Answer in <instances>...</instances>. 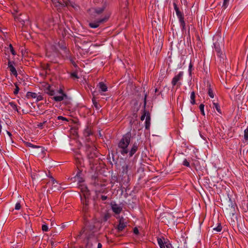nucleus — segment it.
Returning a JSON list of instances; mask_svg holds the SVG:
<instances>
[{
    "label": "nucleus",
    "instance_id": "f257e3e1",
    "mask_svg": "<svg viewBox=\"0 0 248 248\" xmlns=\"http://www.w3.org/2000/svg\"><path fill=\"white\" fill-rule=\"evenodd\" d=\"M131 138V134L130 132H128L125 134L120 140L118 144V147L120 149V152L122 155H125L128 153V149H127V147L130 142Z\"/></svg>",
    "mask_w": 248,
    "mask_h": 248
},
{
    "label": "nucleus",
    "instance_id": "f03ea898",
    "mask_svg": "<svg viewBox=\"0 0 248 248\" xmlns=\"http://www.w3.org/2000/svg\"><path fill=\"white\" fill-rule=\"evenodd\" d=\"M174 9L176 11L177 16H178L179 18V20L181 22V26L183 27V29H185V23L184 20V17H183L182 14L181 12L179 11V8L177 6L175 3H174Z\"/></svg>",
    "mask_w": 248,
    "mask_h": 248
},
{
    "label": "nucleus",
    "instance_id": "7ed1b4c3",
    "mask_svg": "<svg viewBox=\"0 0 248 248\" xmlns=\"http://www.w3.org/2000/svg\"><path fill=\"white\" fill-rule=\"evenodd\" d=\"M183 77V72H180L177 75L175 76L172 79L171 83L173 86L175 85L177 83L182 79Z\"/></svg>",
    "mask_w": 248,
    "mask_h": 248
},
{
    "label": "nucleus",
    "instance_id": "20e7f679",
    "mask_svg": "<svg viewBox=\"0 0 248 248\" xmlns=\"http://www.w3.org/2000/svg\"><path fill=\"white\" fill-rule=\"evenodd\" d=\"M59 93H60L61 95L59 96H55L53 97V99L56 101H61L64 98V97H66V95L63 93V91L61 89L59 90Z\"/></svg>",
    "mask_w": 248,
    "mask_h": 248
},
{
    "label": "nucleus",
    "instance_id": "39448f33",
    "mask_svg": "<svg viewBox=\"0 0 248 248\" xmlns=\"http://www.w3.org/2000/svg\"><path fill=\"white\" fill-rule=\"evenodd\" d=\"M126 226L125 222L123 218H121L119 220V224L117 226V229L119 231H122Z\"/></svg>",
    "mask_w": 248,
    "mask_h": 248
},
{
    "label": "nucleus",
    "instance_id": "423d86ee",
    "mask_svg": "<svg viewBox=\"0 0 248 248\" xmlns=\"http://www.w3.org/2000/svg\"><path fill=\"white\" fill-rule=\"evenodd\" d=\"M79 187L81 192L83 193L84 196L85 198H86L89 195V192L87 189V187L84 185H80Z\"/></svg>",
    "mask_w": 248,
    "mask_h": 248
},
{
    "label": "nucleus",
    "instance_id": "0eeeda50",
    "mask_svg": "<svg viewBox=\"0 0 248 248\" xmlns=\"http://www.w3.org/2000/svg\"><path fill=\"white\" fill-rule=\"evenodd\" d=\"M107 19H108V18H103L102 19H100V20L97 21V22H96L95 23H90L89 24V26L91 28H97L99 26V25H100V23H103V22L105 21Z\"/></svg>",
    "mask_w": 248,
    "mask_h": 248
},
{
    "label": "nucleus",
    "instance_id": "6e6552de",
    "mask_svg": "<svg viewBox=\"0 0 248 248\" xmlns=\"http://www.w3.org/2000/svg\"><path fill=\"white\" fill-rule=\"evenodd\" d=\"M52 3L58 10H61L64 5V4L59 0H52Z\"/></svg>",
    "mask_w": 248,
    "mask_h": 248
},
{
    "label": "nucleus",
    "instance_id": "1a4fd4ad",
    "mask_svg": "<svg viewBox=\"0 0 248 248\" xmlns=\"http://www.w3.org/2000/svg\"><path fill=\"white\" fill-rule=\"evenodd\" d=\"M157 242L160 248H165V245L166 244V242L164 237L158 238Z\"/></svg>",
    "mask_w": 248,
    "mask_h": 248
},
{
    "label": "nucleus",
    "instance_id": "9d476101",
    "mask_svg": "<svg viewBox=\"0 0 248 248\" xmlns=\"http://www.w3.org/2000/svg\"><path fill=\"white\" fill-rule=\"evenodd\" d=\"M97 87L99 88L100 91L102 92H106L107 91L108 88L106 84H105L103 82H100L97 85Z\"/></svg>",
    "mask_w": 248,
    "mask_h": 248
},
{
    "label": "nucleus",
    "instance_id": "9b49d317",
    "mask_svg": "<svg viewBox=\"0 0 248 248\" xmlns=\"http://www.w3.org/2000/svg\"><path fill=\"white\" fill-rule=\"evenodd\" d=\"M112 209L114 212L116 214H119L121 211L122 208L117 204H114L112 206Z\"/></svg>",
    "mask_w": 248,
    "mask_h": 248
},
{
    "label": "nucleus",
    "instance_id": "f8f14e48",
    "mask_svg": "<svg viewBox=\"0 0 248 248\" xmlns=\"http://www.w3.org/2000/svg\"><path fill=\"white\" fill-rule=\"evenodd\" d=\"M137 149H138V145H137V143H135L133 145V147H132V149L130 150V156H132L136 153V152L137 151Z\"/></svg>",
    "mask_w": 248,
    "mask_h": 248
},
{
    "label": "nucleus",
    "instance_id": "ddd939ff",
    "mask_svg": "<svg viewBox=\"0 0 248 248\" xmlns=\"http://www.w3.org/2000/svg\"><path fill=\"white\" fill-rule=\"evenodd\" d=\"M150 114H148V115L146 116V120H145V128L146 129H149L150 127Z\"/></svg>",
    "mask_w": 248,
    "mask_h": 248
},
{
    "label": "nucleus",
    "instance_id": "4468645a",
    "mask_svg": "<svg viewBox=\"0 0 248 248\" xmlns=\"http://www.w3.org/2000/svg\"><path fill=\"white\" fill-rule=\"evenodd\" d=\"M95 92H93V104L94 105V106L95 107V108H96V109H99L100 108V106L98 105L96 101V99H95Z\"/></svg>",
    "mask_w": 248,
    "mask_h": 248
},
{
    "label": "nucleus",
    "instance_id": "2eb2a0df",
    "mask_svg": "<svg viewBox=\"0 0 248 248\" xmlns=\"http://www.w3.org/2000/svg\"><path fill=\"white\" fill-rule=\"evenodd\" d=\"M80 171L78 172V173H77L75 178L76 181H77L78 183H82V182H83V179L80 177Z\"/></svg>",
    "mask_w": 248,
    "mask_h": 248
},
{
    "label": "nucleus",
    "instance_id": "dca6fc26",
    "mask_svg": "<svg viewBox=\"0 0 248 248\" xmlns=\"http://www.w3.org/2000/svg\"><path fill=\"white\" fill-rule=\"evenodd\" d=\"M26 96L28 98H35L36 97L37 94L34 93L28 92Z\"/></svg>",
    "mask_w": 248,
    "mask_h": 248
},
{
    "label": "nucleus",
    "instance_id": "f3484780",
    "mask_svg": "<svg viewBox=\"0 0 248 248\" xmlns=\"http://www.w3.org/2000/svg\"><path fill=\"white\" fill-rule=\"evenodd\" d=\"M46 92L47 93H48L50 95H54V91L53 90L51 89L50 86H48V87L46 88Z\"/></svg>",
    "mask_w": 248,
    "mask_h": 248
},
{
    "label": "nucleus",
    "instance_id": "a211bd4d",
    "mask_svg": "<svg viewBox=\"0 0 248 248\" xmlns=\"http://www.w3.org/2000/svg\"><path fill=\"white\" fill-rule=\"evenodd\" d=\"M24 143L27 146L35 148H41V146H37V145H34L32 144L31 143L29 142H24Z\"/></svg>",
    "mask_w": 248,
    "mask_h": 248
},
{
    "label": "nucleus",
    "instance_id": "6ab92c4d",
    "mask_svg": "<svg viewBox=\"0 0 248 248\" xmlns=\"http://www.w3.org/2000/svg\"><path fill=\"white\" fill-rule=\"evenodd\" d=\"M9 68L10 71L13 75H14L15 76L17 75L16 70L13 65H10V67Z\"/></svg>",
    "mask_w": 248,
    "mask_h": 248
},
{
    "label": "nucleus",
    "instance_id": "aec40b11",
    "mask_svg": "<svg viewBox=\"0 0 248 248\" xmlns=\"http://www.w3.org/2000/svg\"><path fill=\"white\" fill-rule=\"evenodd\" d=\"M61 2H62V3L64 4L63 7H68L69 6H70L71 3V2L69 0H62Z\"/></svg>",
    "mask_w": 248,
    "mask_h": 248
},
{
    "label": "nucleus",
    "instance_id": "412c9836",
    "mask_svg": "<svg viewBox=\"0 0 248 248\" xmlns=\"http://www.w3.org/2000/svg\"><path fill=\"white\" fill-rule=\"evenodd\" d=\"M195 94L194 92H192L191 93L190 98H191V103L192 104H195Z\"/></svg>",
    "mask_w": 248,
    "mask_h": 248
},
{
    "label": "nucleus",
    "instance_id": "4be33fe9",
    "mask_svg": "<svg viewBox=\"0 0 248 248\" xmlns=\"http://www.w3.org/2000/svg\"><path fill=\"white\" fill-rule=\"evenodd\" d=\"M148 114H149L148 113V112H147V111H146L145 110H144L143 111V114L142 115H141V117H140V120L141 121H143L145 118V117H146L147 115H148Z\"/></svg>",
    "mask_w": 248,
    "mask_h": 248
},
{
    "label": "nucleus",
    "instance_id": "5701e85b",
    "mask_svg": "<svg viewBox=\"0 0 248 248\" xmlns=\"http://www.w3.org/2000/svg\"><path fill=\"white\" fill-rule=\"evenodd\" d=\"M213 105L214 106V107L216 109V110L220 113H221V110H220V109L219 108V106L218 105V104L217 103H213Z\"/></svg>",
    "mask_w": 248,
    "mask_h": 248
},
{
    "label": "nucleus",
    "instance_id": "b1692460",
    "mask_svg": "<svg viewBox=\"0 0 248 248\" xmlns=\"http://www.w3.org/2000/svg\"><path fill=\"white\" fill-rule=\"evenodd\" d=\"M244 139L246 140H248V126L244 131Z\"/></svg>",
    "mask_w": 248,
    "mask_h": 248
},
{
    "label": "nucleus",
    "instance_id": "393cba45",
    "mask_svg": "<svg viewBox=\"0 0 248 248\" xmlns=\"http://www.w3.org/2000/svg\"><path fill=\"white\" fill-rule=\"evenodd\" d=\"M204 106L202 104H201L199 107L200 110L203 115H205V113H204Z\"/></svg>",
    "mask_w": 248,
    "mask_h": 248
},
{
    "label": "nucleus",
    "instance_id": "a878e982",
    "mask_svg": "<svg viewBox=\"0 0 248 248\" xmlns=\"http://www.w3.org/2000/svg\"><path fill=\"white\" fill-rule=\"evenodd\" d=\"M222 227L221 226L220 224H219L217 227L214 228L213 230L216 231L217 232H219L221 231Z\"/></svg>",
    "mask_w": 248,
    "mask_h": 248
},
{
    "label": "nucleus",
    "instance_id": "bb28decb",
    "mask_svg": "<svg viewBox=\"0 0 248 248\" xmlns=\"http://www.w3.org/2000/svg\"><path fill=\"white\" fill-rule=\"evenodd\" d=\"M208 94L211 98H213L214 97L213 91L210 88L208 89Z\"/></svg>",
    "mask_w": 248,
    "mask_h": 248
},
{
    "label": "nucleus",
    "instance_id": "cd10ccee",
    "mask_svg": "<svg viewBox=\"0 0 248 248\" xmlns=\"http://www.w3.org/2000/svg\"><path fill=\"white\" fill-rule=\"evenodd\" d=\"M70 6L72 7L73 8H74L75 10H78V6L75 4L74 3L71 2Z\"/></svg>",
    "mask_w": 248,
    "mask_h": 248
},
{
    "label": "nucleus",
    "instance_id": "c85d7f7f",
    "mask_svg": "<svg viewBox=\"0 0 248 248\" xmlns=\"http://www.w3.org/2000/svg\"><path fill=\"white\" fill-rule=\"evenodd\" d=\"M42 229L43 231L45 232H47L48 231V228L46 225H43L42 226Z\"/></svg>",
    "mask_w": 248,
    "mask_h": 248
},
{
    "label": "nucleus",
    "instance_id": "c756f323",
    "mask_svg": "<svg viewBox=\"0 0 248 248\" xmlns=\"http://www.w3.org/2000/svg\"><path fill=\"white\" fill-rule=\"evenodd\" d=\"M9 47L10 48V51H11V53H12V54L14 55H16L15 51L14 48L11 44H10L9 45Z\"/></svg>",
    "mask_w": 248,
    "mask_h": 248
},
{
    "label": "nucleus",
    "instance_id": "7c9ffc66",
    "mask_svg": "<svg viewBox=\"0 0 248 248\" xmlns=\"http://www.w3.org/2000/svg\"><path fill=\"white\" fill-rule=\"evenodd\" d=\"M51 182L52 183V186L54 188L56 187V184H57V181L53 178L51 177Z\"/></svg>",
    "mask_w": 248,
    "mask_h": 248
},
{
    "label": "nucleus",
    "instance_id": "2f4dec72",
    "mask_svg": "<svg viewBox=\"0 0 248 248\" xmlns=\"http://www.w3.org/2000/svg\"><path fill=\"white\" fill-rule=\"evenodd\" d=\"M21 207V205L19 202H17L16 203L15 206L16 210H19Z\"/></svg>",
    "mask_w": 248,
    "mask_h": 248
},
{
    "label": "nucleus",
    "instance_id": "473e14b6",
    "mask_svg": "<svg viewBox=\"0 0 248 248\" xmlns=\"http://www.w3.org/2000/svg\"><path fill=\"white\" fill-rule=\"evenodd\" d=\"M183 165L184 166H186V167H189V163L187 161V160L186 159H185L184 162H183Z\"/></svg>",
    "mask_w": 248,
    "mask_h": 248
},
{
    "label": "nucleus",
    "instance_id": "72a5a7b5",
    "mask_svg": "<svg viewBox=\"0 0 248 248\" xmlns=\"http://www.w3.org/2000/svg\"><path fill=\"white\" fill-rule=\"evenodd\" d=\"M46 123V121H44L43 123H40L38 124L37 126L38 127L42 128V126Z\"/></svg>",
    "mask_w": 248,
    "mask_h": 248
},
{
    "label": "nucleus",
    "instance_id": "f704fd0d",
    "mask_svg": "<svg viewBox=\"0 0 248 248\" xmlns=\"http://www.w3.org/2000/svg\"><path fill=\"white\" fill-rule=\"evenodd\" d=\"M58 120H63V121H68V120L66 118L63 117L62 116H59V117H58Z\"/></svg>",
    "mask_w": 248,
    "mask_h": 248
},
{
    "label": "nucleus",
    "instance_id": "c9c22d12",
    "mask_svg": "<svg viewBox=\"0 0 248 248\" xmlns=\"http://www.w3.org/2000/svg\"><path fill=\"white\" fill-rule=\"evenodd\" d=\"M16 88L14 93L15 94H16L18 93L19 89L16 85Z\"/></svg>",
    "mask_w": 248,
    "mask_h": 248
},
{
    "label": "nucleus",
    "instance_id": "e433bc0d",
    "mask_svg": "<svg viewBox=\"0 0 248 248\" xmlns=\"http://www.w3.org/2000/svg\"><path fill=\"white\" fill-rule=\"evenodd\" d=\"M133 232H134V233L136 234H138L139 233L138 229L137 227L134 228V229L133 230Z\"/></svg>",
    "mask_w": 248,
    "mask_h": 248
},
{
    "label": "nucleus",
    "instance_id": "4c0bfd02",
    "mask_svg": "<svg viewBox=\"0 0 248 248\" xmlns=\"http://www.w3.org/2000/svg\"><path fill=\"white\" fill-rule=\"evenodd\" d=\"M228 1L229 0H224L223 6L225 7V8H226Z\"/></svg>",
    "mask_w": 248,
    "mask_h": 248
},
{
    "label": "nucleus",
    "instance_id": "58836bf2",
    "mask_svg": "<svg viewBox=\"0 0 248 248\" xmlns=\"http://www.w3.org/2000/svg\"><path fill=\"white\" fill-rule=\"evenodd\" d=\"M71 76L73 78H78V75H77V73H73L71 74Z\"/></svg>",
    "mask_w": 248,
    "mask_h": 248
},
{
    "label": "nucleus",
    "instance_id": "ea45409f",
    "mask_svg": "<svg viewBox=\"0 0 248 248\" xmlns=\"http://www.w3.org/2000/svg\"><path fill=\"white\" fill-rule=\"evenodd\" d=\"M192 67V64L191 63H190L189 65V72L190 74H191V73Z\"/></svg>",
    "mask_w": 248,
    "mask_h": 248
},
{
    "label": "nucleus",
    "instance_id": "a19ab883",
    "mask_svg": "<svg viewBox=\"0 0 248 248\" xmlns=\"http://www.w3.org/2000/svg\"><path fill=\"white\" fill-rule=\"evenodd\" d=\"M165 245H166V247L167 248H172L171 245L170 244L167 243V242H166V244H165Z\"/></svg>",
    "mask_w": 248,
    "mask_h": 248
},
{
    "label": "nucleus",
    "instance_id": "79ce46f5",
    "mask_svg": "<svg viewBox=\"0 0 248 248\" xmlns=\"http://www.w3.org/2000/svg\"><path fill=\"white\" fill-rule=\"evenodd\" d=\"M90 132L89 130L88 129L86 130L85 131V135L86 136H89V135H90Z\"/></svg>",
    "mask_w": 248,
    "mask_h": 248
},
{
    "label": "nucleus",
    "instance_id": "37998d69",
    "mask_svg": "<svg viewBox=\"0 0 248 248\" xmlns=\"http://www.w3.org/2000/svg\"><path fill=\"white\" fill-rule=\"evenodd\" d=\"M103 10V9H99V10H96V12L97 14H100V13H102V12Z\"/></svg>",
    "mask_w": 248,
    "mask_h": 248
},
{
    "label": "nucleus",
    "instance_id": "c03bdc74",
    "mask_svg": "<svg viewBox=\"0 0 248 248\" xmlns=\"http://www.w3.org/2000/svg\"><path fill=\"white\" fill-rule=\"evenodd\" d=\"M101 199L102 200L104 201L107 199V197L105 196H102Z\"/></svg>",
    "mask_w": 248,
    "mask_h": 248
},
{
    "label": "nucleus",
    "instance_id": "a18cd8bd",
    "mask_svg": "<svg viewBox=\"0 0 248 248\" xmlns=\"http://www.w3.org/2000/svg\"><path fill=\"white\" fill-rule=\"evenodd\" d=\"M85 232L84 230H82L79 233V234L78 235V236H80L82 235V233H83Z\"/></svg>",
    "mask_w": 248,
    "mask_h": 248
},
{
    "label": "nucleus",
    "instance_id": "49530a36",
    "mask_svg": "<svg viewBox=\"0 0 248 248\" xmlns=\"http://www.w3.org/2000/svg\"><path fill=\"white\" fill-rule=\"evenodd\" d=\"M6 133L8 135V136L10 137V138H11V136H12V134L9 132V131H6Z\"/></svg>",
    "mask_w": 248,
    "mask_h": 248
},
{
    "label": "nucleus",
    "instance_id": "de8ad7c7",
    "mask_svg": "<svg viewBox=\"0 0 248 248\" xmlns=\"http://www.w3.org/2000/svg\"><path fill=\"white\" fill-rule=\"evenodd\" d=\"M42 96H38L37 97V100H41V99H42Z\"/></svg>",
    "mask_w": 248,
    "mask_h": 248
},
{
    "label": "nucleus",
    "instance_id": "09e8293b",
    "mask_svg": "<svg viewBox=\"0 0 248 248\" xmlns=\"http://www.w3.org/2000/svg\"><path fill=\"white\" fill-rule=\"evenodd\" d=\"M102 248V245L100 243L98 244V247L97 248Z\"/></svg>",
    "mask_w": 248,
    "mask_h": 248
},
{
    "label": "nucleus",
    "instance_id": "8fccbe9b",
    "mask_svg": "<svg viewBox=\"0 0 248 248\" xmlns=\"http://www.w3.org/2000/svg\"><path fill=\"white\" fill-rule=\"evenodd\" d=\"M10 65H13L12 64V62L10 61H9V62H8V67L9 68L10 67Z\"/></svg>",
    "mask_w": 248,
    "mask_h": 248
},
{
    "label": "nucleus",
    "instance_id": "3c124183",
    "mask_svg": "<svg viewBox=\"0 0 248 248\" xmlns=\"http://www.w3.org/2000/svg\"><path fill=\"white\" fill-rule=\"evenodd\" d=\"M62 49H64L66 48V47L62 45V46H60Z\"/></svg>",
    "mask_w": 248,
    "mask_h": 248
},
{
    "label": "nucleus",
    "instance_id": "603ef678",
    "mask_svg": "<svg viewBox=\"0 0 248 248\" xmlns=\"http://www.w3.org/2000/svg\"><path fill=\"white\" fill-rule=\"evenodd\" d=\"M90 157L93 158V155H91L89 156Z\"/></svg>",
    "mask_w": 248,
    "mask_h": 248
},
{
    "label": "nucleus",
    "instance_id": "864d4df0",
    "mask_svg": "<svg viewBox=\"0 0 248 248\" xmlns=\"http://www.w3.org/2000/svg\"><path fill=\"white\" fill-rule=\"evenodd\" d=\"M157 92V89H155V92Z\"/></svg>",
    "mask_w": 248,
    "mask_h": 248
},
{
    "label": "nucleus",
    "instance_id": "5fc2aeb1",
    "mask_svg": "<svg viewBox=\"0 0 248 248\" xmlns=\"http://www.w3.org/2000/svg\"><path fill=\"white\" fill-rule=\"evenodd\" d=\"M62 227H65V225H62Z\"/></svg>",
    "mask_w": 248,
    "mask_h": 248
},
{
    "label": "nucleus",
    "instance_id": "6e6d98bb",
    "mask_svg": "<svg viewBox=\"0 0 248 248\" xmlns=\"http://www.w3.org/2000/svg\"><path fill=\"white\" fill-rule=\"evenodd\" d=\"M146 95L145 96V100H146Z\"/></svg>",
    "mask_w": 248,
    "mask_h": 248
}]
</instances>
